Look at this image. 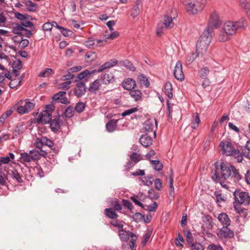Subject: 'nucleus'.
<instances>
[{"label":"nucleus","mask_w":250,"mask_h":250,"mask_svg":"<svg viewBox=\"0 0 250 250\" xmlns=\"http://www.w3.org/2000/svg\"><path fill=\"white\" fill-rule=\"evenodd\" d=\"M235 143L230 139H227L220 142V147L221 148L223 154L227 156H234L238 162L241 163L243 160L242 154L238 148L235 147Z\"/></svg>","instance_id":"nucleus-1"},{"label":"nucleus","mask_w":250,"mask_h":250,"mask_svg":"<svg viewBox=\"0 0 250 250\" xmlns=\"http://www.w3.org/2000/svg\"><path fill=\"white\" fill-rule=\"evenodd\" d=\"M206 4V0H185L184 1L187 12L190 15H196L201 12Z\"/></svg>","instance_id":"nucleus-2"},{"label":"nucleus","mask_w":250,"mask_h":250,"mask_svg":"<svg viewBox=\"0 0 250 250\" xmlns=\"http://www.w3.org/2000/svg\"><path fill=\"white\" fill-rule=\"evenodd\" d=\"M234 201L233 206L236 205L248 206L250 203V196L248 192L242 191L240 189H236L233 192Z\"/></svg>","instance_id":"nucleus-3"},{"label":"nucleus","mask_w":250,"mask_h":250,"mask_svg":"<svg viewBox=\"0 0 250 250\" xmlns=\"http://www.w3.org/2000/svg\"><path fill=\"white\" fill-rule=\"evenodd\" d=\"M207 26L214 30L219 27V12L214 10L210 12L208 20Z\"/></svg>","instance_id":"nucleus-4"},{"label":"nucleus","mask_w":250,"mask_h":250,"mask_svg":"<svg viewBox=\"0 0 250 250\" xmlns=\"http://www.w3.org/2000/svg\"><path fill=\"white\" fill-rule=\"evenodd\" d=\"M234 167L230 163L222 162L220 164V169L221 174V178L224 180L228 179L231 175L232 171V167Z\"/></svg>","instance_id":"nucleus-5"},{"label":"nucleus","mask_w":250,"mask_h":250,"mask_svg":"<svg viewBox=\"0 0 250 250\" xmlns=\"http://www.w3.org/2000/svg\"><path fill=\"white\" fill-rule=\"evenodd\" d=\"M154 122L155 124V127L157 128V123L156 120L154 119V120H153V119H148L144 124L143 130H144V132H146V133L148 134V133L152 132L154 138H155L156 135V131L153 130Z\"/></svg>","instance_id":"nucleus-6"},{"label":"nucleus","mask_w":250,"mask_h":250,"mask_svg":"<svg viewBox=\"0 0 250 250\" xmlns=\"http://www.w3.org/2000/svg\"><path fill=\"white\" fill-rule=\"evenodd\" d=\"M174 77L180 81H183L185 79V75L183 71L182 64L180 61H178L174 67L173 72Z\"/></svg>","instance_id":"nucleus-7"},{"label":"nucleus","mask_w":250,"mask_h":250,"mask_svg":"<svg viewBox=\"0 0 250 250\" xmlns=\"http://www.w3.org/2000/svg\"><path fill=\"white\" fill-rule=\"evenodd\" d=\"M29 99H27L25 101V104L24 106H18L17 108V112L21 114L28 113L34 107L35 104L29 102Z\"/></svg>","instance_id":"nucleus-8"},{"label":"nucleus","mask_w":250,"mask_h":250,"mask_svg":"<svg viewBox=\"0 0 250 250\" xmlns=\"http://www.w3.org/2000/svg\"><path fill=\"white\" fill-rule=\"evenodd\" d=\"M52 115L50 113L43 111L40 113L38 117L37 118V123L39 124H47L50 122L52 119Z\"/></svg>","instance_id":"nucleus-9"},{"label":"nucleus","mask_w":250,"mask_h":250,"mask_svg":"<svg viewBox=\"0 0 250 250\" xmlns=\"http://www.w3.org/2000/svg\"><path fill=\"white\" fill-rule=\"evenodd\" d=\"M223 29L226 34L229 35H234L237 32L234 21H230L225 23Z\"/></svg>","instance_id":"nucleus-10"},{"label":"nucleus","mask_w":250,"mask_h":250,"mask_svg":"<svg viewBox=\"0 0 250 250\" xmlns=\"http://www.w3.org/2000/svg\"><path fill=\"white\" fill-rule=\"evenodd\" d=\"M49 124L50 127L53 132L57 133L59 132L61 125L60 115H58L56 118H54L53 119H52Z\"/></svg>","instance_id":"nucleus-11"},{"label":"nucleus","mask_w":250,"mask_h":250,"mask_svg":"<svg viewBox=\"0 0 250 250\" xmlns=\"http://www.w3.org/2000/svg\"><path fill=\"white\" fill-rule=\"evenodd\" d=\"M76 85L74 93L78 97H81L85 94L86 91L85 83L83 82H78Z\"/></svg>","instance_id":"nucleus-12"},{"label":"nucleus","mask_w":250,"mask_h":250,"mask_svg":"<svg viewBox=\"0 0 250 250\" xmlns=\"http://www.w3.org/2000/svg\"><path fill=\"white\" fill-rule=\"evenodd\" d=\"M234 236L233 231L229 229L228 227H223L220 229V239L232 238Z\"/></svg>","instance_id":"nucleus-13"},{"label":"nucleus","mask_w":250,"mask_h":250,"mask_svg":"<svg viewBox=\"0 0 250 250\" xmlns=\"http://www.w3.org/2000/svg\"><path fill=\"white\" fill-rule=\"evenodd\" d=\"M100 78L102 83L105 84L113 83L115 81L114 75L111 72L108 71L104 75L102 74Z\"/></svg>","instance_id":"nucleus-14"},{"label":"nucleus","mask_w":250,"mask_h":250,"mask_svg":"<svg viewBox=\"0 0 250 250\" xmlns=\"http://www.w3.org/2000/svg\"><path fill=\"white\" fill-rule=\"evenodd\" d=\"M123 87L127 90L130 91L135 88L136 86L135 81L132 78H127L122 82Z\"/></svg>","instance_id":"nucleus-15"},{"label":"nucleus","mask_w":250,"mask_h":250,"mask_svg":"<svg viewBox=\"0 0 250 250\" xmlns=\"http://www.w3.org/2000/svg\"><path fill=\"white\" fill-rule=\"evenodd\" d=\"M140 144L145 147H147L152 144V138L148 133L141 136L139 139Z\"/></svg>","instance_id":"nucleus-16"},{"label":"nucleus","mask_w":250,"mask_h":250,"mask_svg":"<svg viewBox=\"0 0 250 250\" xmlns=\"http://www.w3.org/2000/svg\"><path fill=\"white\" fill-rule=\"evenodd\" d=\"M119 235L120 239L125 242L128 241L129 237H136L135 234L133 232H130L129 231H126L124 230L123 228L119 230Z\"/></svg>","instance_id":"nucleus-17"},{"label":"nucleus","mask_w":250,"mask_h":250,"mask_svg":"<svg viewBox=\"0 0 250 250\" xmlns=\"http://www.w3.org/2000/svg\"><path fill=\"white\" fill-rule=\"evenodd\" d=\"M201 41H202L198 40L196 43V53L198 54L206 52L209 45L208 41H206V43Z\"/></svg>","instance_id":"nucleus-18"},{"label":"nucleus","mask_w":250,"mask_h":250,"mask_svg":"<svg viewBox=\"0 0 250 250\" xmlns=\"http://www.w3.org/2000/svg\"><path fill=\"white\" fill-rule=\"evenodd\" d=\"M118 63V61L116 59H112L110 61L105 62L100 67L96 70V72L98 73L101 72L103 70L107 68L111 67L115 65Z\"/></svg>","instance_id":"nucleus-19"},{"label":"nucleus","mask_w":250,"mask_h":250,"mask_svg":"<svg viewBox=\"0 0 250 250\" xmlns=\"http://www.w3.org/2000/svg\"><path fill=\"white\" fill-rule=\"evenodd\" d=\"M129 94L135 102L142 100L143 94L142 91L139 89L134 88L129 91Z\"/></svg>","instance_id":"nucleus-20"},{"label":"nucleus","mask_w":250,"mask_h":250,"mask_svg":"<svg viewBox=\"0 0 250 250\" xmlns=\"http://www.w3.org/2000/svg\"><path fill=\"white\" fill-rule=\"evenodd\" d=\"M96 72V70H93L92 71H89L87 69H85L83 71L80 73L77 76V79L75 80L76 81L78 80H81L82 79H87V76L88 75L91 76L92 74H94Z\"/></svg>","instance_id":"nucleus-21"},{"label":"nucleus","mask_w":250,"mask_h":250,"mask_svg":"<svg viewBox=\"0 0 250 250\" xmlns=\"http://www.w3.org/2000/svg\"><path fill=\"white\" fill-rule=\"evenodd\" d=\"M234 24L237 31L241 29H245L247 26V20L244 17H242L238 21L234 22Z\"/></svg>","instance_id":"nucleus-22"},{"label":"nucleus","mask_w":250,"mask_h":250,"mask_svg":"<svg viewBox=\"0 0 250 250\" xmlns=\"http://www.w3.org/2000/svg\"><path fill=\"white\" fill-rule=\"evenodd\" d=\"M137 81L141 86H144L146 88L149 86V81L144 74H141L139 75L137 77Z\"/></svg>","instance_id":"nucleus-23"},{"label":"nucleus","mask_w":250,"mask_h":250,"mask_svg":"<svg viewBox=\"0 0 250 250\" xmlns=\"http://www.w3.org/2000/svg\"><path fill=\"white\" fill-rule=\"evenodd\" d=\"M163 23L165 27L167 29H171L174 26V23L173 21L172 18L167 15H165L164 16Z\"/></svg>","instance_id":"nucleus-24"},{"label":"nucleus","mask_w":250,"mask_h":250,"mask_svg":"<svg viewBox=\"0 0 250 250\" xmlns=\"http://www.w3.org/2000/svg\"><path fill=\"white\" fill-rule=\"evenodd\" d=\"M141 5V0H136L135 4L131 10V16L133 18L136 17L140 13V6Z\"/></svg>","instance_id":"nucleus-25"},{"label":"nucleus","mask_w":250,"mask_h":250,"mask_svg":"<svg viewBox=\"0 0 250 250\" xmlns=\"http://www.w3.org/2000/svg\"><path fill=\"white\" fill-rule=\"evenodd\" d=\"M220 222L223 227H229L230 224V220L226 213H220Z\"/></svg>","instance_id":"nucleus-26"},{"label":"nucleus","mask_w":250,"mask_h":250,"mask_svg":"<svg viewBox=\"0 0 250 250\" xmlns=\"http://www.w3.org/2000/svg\"><path fill=\"white\" fill-rule=\"evenodd\" d=\"M164 93L169 99L173 98L172 85L170 82H167L166 83L164 87Z\"/></svg>","instance_id":"nucleus-27"},{"label":"nucleus","mask_w":250,"mask_h":250,"mask_svg":"<svg viewBox=\"0 0 250 250\" xmlns=\"http://www.w3.org/2000/svg\"><path fill=\"white\" fill-rule=\"evenodd\" d=\"M234 208L236 212L238 213L241 217L243 218L244 219L247 218L248 215L247 209L242 208L240 206L236 204L234 206Z\"/></svg>","instance_id":"nucleus-28"},{"label":"nucleus","mask_w":250,"mask_h":250,"mask_svg":"<svg viewBox=\"0 0 250 250\" xmlns=\"http://www.w3.org/2000/svg\"><path fill=\"white\" fill-rule=\"evenodd\" d=\"M9 174L11 175L12 178L16 180L18 183L21 184L23 182L22 176L20 174L17 170H11V172L9 173Z\"/></svg>","instance_id":"nucleus-29"},{"label":"nucleus","mask_w":250,"mask_h":250,"mask_svg":"<svg viewBox=\"0 0 250 250\" xmlns=\"http://www.w3.org/2000/svg\"><path fill=\"white\" fill-rule=\"evenodd\" d=\"M100 86L101 83L100 81L99 80H96L90 85L88 90L90 93L95 94L98 90H99Z\"/></svg>","instance_id":"nucleus-30"},{"label":"nucleus","mask_w":250,"mask_h":250,"mask_svg":"<svg viewBox=\"0 0 250 250\" xmlns=\"http://www.w3.org/2000/svg\"><path fill=\"white\" fill-rule=\"evenodd\" d=\"M231 171H232L231 173H232V178H233L234 182L235 183H238L240 180L242 178V175L239 172V170L236 169L235 167H233Z\"/></svg>","instance_id":"nucleus-31"},{"label":"nucleus","mask_w":250,"mask_h":250,"mask_svg":"<svg viewBox=\"0 0 250 250\" xmlns=\"http://www.w3.org/2000/svg\"><path fill=\"white\" fill-rule=\"evenodd\" d=\"M118 121L115 119H112L109 121L106 125V128L109 132L114 131L117 126Z\"/></svg>","instance_id":"nucleus-32"},{"label":"nucleus","mask_w":250,"mask_h":250,"mask_svg":"<svg viewBox=\"0 0 250 250\" xmlns=\"http://www.w3.org/2000/svg\"><path fill=\"white\" fill-rule=\"evenodd\" d=\"M184 235L186 237V241L188 244L189 246L194 243V239L192 234L189 230L184 229Z\"/></svg>","instance_id":"nucleus-33"},{"label":"nucleus","mask_w":250,"mask_h":250,"mask_svg":"<svg viewBox=\"0 0 250 250\" xmlns=\"http://www.w3.org/2000/svg\"><path fill=\"white\" fill-rule=\"evenodd\" d=\"M149 162L155 170L160 171L163 169V165L159 160H150Z\"/></svg>","instance_id":"nucleus-34"},{"label":"nucleus","mask_w":250,"mask_h":250,"mask_svg":"<svg viewBox=\"0 0 250 250\" xmlns=\"http://www.w3.org/2000/svg\"><path fill=\"white\" fill-rule=\"evenodd\" d=\"M104 213L107 217L111 219H116L118 217V215L116 213L115 210H113L111 208H105Z\"/></svg>","instance_id":"nucleus-35"},{"label":"nucleus","mask_w":250,"mask_h":250,"mask_svg":"<svg viewBox=\"0 0 250 250\" xmlns=\"http://www.w3.org/2000/svg\"><path fill=\"white\" fill-rule=\"evenodd\" d=\"M25 4L27 10L30 12H34L37 8V4L33 2L30 0L26 1Z\"/></svg>","instance_id":"nucleus-36"},{"label":"nucleus","mask_w":250,"mask_h":250,"mask_svg":"<svg viewBox=\"0 0 250 250\" xmlns=\"http://www.w3.org/2000/svg\"><path fill=\"white\" fill-rule=\"evenodd\" d=\"M143 196L142 193H141L140 195L138 194L136 197L134 196H131L130 199L135 203V205L144 208V205L140 202L139 200H141V197Z\"/></svg>","instance_id":"nucleus-37"},{"label":"nucleus","mask_w":250,"mask_h":250,"mask_svg":"<svg viewBox=\"0 0 250 250\" xmlns=\"http://www.w3.org/2000/svg\"><path fill=\"white\" fill-rule=\"evenodd\" d=\"M193 118V119L192 120L191 122V127L193 129H195L198 127L200 122L199 114L197 113H194Z\"/></svg>","instance_id":"nucleus-38"},{"label":"nucleus","mask_w":250,"mask_h":250,"mask_svg":"<svg viewBox=\"0 0 250 250\" xmlns=\"http://www.w3.org/2000/svg\"><path fill=\"white\" fill-rule=\"evenodd\" d=\"M130 160L134 162V164H136L142 159V157L141 154L136 152H133L129 155Z\"/></svg>","instance_id":"nucleus-39"},{"label":"nucleus","mask_w":250,"mask_h":250,"mask_svg":"<svg viewBox=\"0 0 250 250\" xmlns=\"http://www.w3.org/2000/svg\"><path fill=\"white\" fill-rule=\"evenodd\" d=\"M214 166L216 169L211 171V178L213 181L218 182H219V173L217 171L218 167L217 161L214 163Z\"/></svg>","instance_id":"nucleus-40"},{"label":"nucleus","mask_w":250,"mask_h":250,"mask_svg":"<svg viewBox=\"0 0 250 250\" xmlns=\"http://www.w3.org/2000/svg\"><path fill=\"white\" fill-rule=\"evenodd\" d=\"M199 54L194 53H192L191 54L188 55L186 57V62L187 64H191L194 60L197 58Z\"/></svg>","instance_id":"nucleus-41"},{"label":"nucleus","mask_w":250,"mask_h":250,"mask_svg":"<svg viewBox=\"0 0 250 250\" xmlns=\"http://www.w3.org/2000/svg\"><path fill=\"white\" fill-rule=\"evenodd\" d=\"M57 29H59L61 33L65 37H69L72 34V32L69 29H67L60 25H57Z\"/></svg>","instance_id":"nucleus-42"},{"label":"nucleus","mask_w":250,"mask_h":250,"mask_svg":"<svg viewBox=\"0 0 250 250\" xmlns=\"http://www.w3.org/2000/svg\"><path fill=\"white\" fill-rule=\"evenodd\" d=\"M122 64L131 71H134L136 70V68L132 63L128 60L123 61Z\"/></svg>","instance_id":"nucleus-43"},{"label":"nucleus","mask_w":250,"mask_h":250,"mask_svg":"<svg viewBox=\"0 0 250 250\" xmlns=\"http://www.w3.org/2000/svg\"><path fill=\"white\" fill-rule=\"evenodd\" d=\"M152 233V231L150 230H147L146 233L144 235L143 237V240L142 241V245L143 247L145 246L148 241L150 236Z\"/></svg>","instance_id":"nucleus-44"},{"label":"nucleus","mask_w":250,"mask_h":250,"mask_svg":"<svg viewBox=\"0 0 250 250\" xmlns=\"http://www.w3.org/2000/svg\"><path fill=\"white\" fill-rule=\"evenodd\" d=\"M96 58V53L92 51L87 52L85 55V59L87 60V61L92 62Z\"/></svg>","instance_id":"nucleus-45"},{"label":"nucleus","mask_w":250,"mask_h":250,"mask_svg":"<svg viewBox=\"0 0 250 250\" xmlns=\"http://www.w3.org/2000/svg\"><path fill=\"white\" fill-rule=\"evenodd\" d=\"M24 28L21 24H17L15 26L12 28V32L15 34L22 35L21 31H23Z\"/></svg>","instance_id":"nucleus-46"},{"label":"nucleus","mask_w":250,"mask_h":250,"mask_svg":"<svg viewBox=\"0 0 250 250\" xmlns=\"http://www.w3.org/2000/svg\"><path fill=\"white\" fill-rule=\"evenodd\" d=\"M20 155V158L23 160V161H24L25 162L29 163L33 161L32 158L31 157V155L30 153H28L26 152H21V153Z\"/></svg>","instance_id":"nucleus-47"},{"label":"nucleus","mask_w":250,"mask_h":250,"mask_svg":"<svg viewBox=\"0 0 250 250\" xmlns=\"http://www.w3.org/2000/svg\"><path fill=\"white\" fill-rule=\"evenodd\" d=\"M52 73H53V70L52 69L46 68L44 71L40 73L39 76L41 77H48Z\"/></svg>","instance_id":"nucleus-48"},{"label":"nucleus","mask_w":250,"mask_h":250,"mask_svg":"<svg viewBox=\"0 0 250 250\" xmlns=\"http://www.w3.org/2000/svg\"><path fill=\"white\" fill-rule=\"evenodd\" d=\"M32 160H39L41 158V153L38 150H32L29 151Z\"/></svg>","instance_id":"nucleus-49"},{"label":"nucleus","mask_w":250,"mask_h":250,"mask_svg":"<svg viewBox=\"0 0 250 250\" xmlns=\"http://www.w3.org/2000/svg\"><path fill=\"white\" fill-rule=\"evenodd\" d=\"M85 107V104L84 103L82 102H79L76 104L75 109L77 112L80 113L83 111Z\"/></svg>","instance_id":"nucleus-50"},{"label":"nucleus","mask_w":250,"mask_h":250,"mask_svg":"<svg viewBox=\"0 0 250 250\" xmlns=\"http://www.w3.org/2000/svg\"><path fill=\"white\" fill-rule=\"evenodd\" d=\"M84 45L88 48H94L96 46L95 40L91 38H88L84 42Z\"/></svg>","instance_id":"nucleus-51"},{"label":"nucleus","mask_w":250,"mask_h":250,"mask_svg":"<svg viewBox=\"0 0 250 250\" xmlns=\"http://www.w3.org/2000/svg\"><path fill=\"white\" fill-rule=\"evenodd\" d=\"M148 193V197L151 199H158L159 198V193L155 192L153 189L149 190Z\"/></svg>","instance_id":"nucleus-52"},{"label":"nucleus","mask_w":250,"mask_h":250,"mask_svg":"<svg viewBox=\"0 0 250 250\" xmlns=\"http://www.w3.org/2000/svg\"><path fill=\"white\" fill-rule=\"evenodd\" d=\"M74 111L73 108L71 106L67 107L64 112V116L67 118L72 117L74 115Z\"/></svg>","instance_id":"nucleus-53"},{"label":"nucleus","mask_w":250,"mask_h":250,"mask_svg":"<svg viewBox=\"0 0 250 250\" xmlns=\"http://www.w3.org/2000/svg\"><path fill=\"white\" fill-rule=\"evenodd\" d=\"M133 221L136 222H140L144 218V215L140 212H136L132 217Z\"/></svg>","instance_id":"nucleus-54"},{"label":"nucleus","mask_w":250,"mask_h":250,"mask_svg":"<svg viewBox=\"0 0 250 250\" xmlns=\"http://www.w3.org/2000/svg\"><path fill=\"white\" fill-rule=\"evenodd\" d=\"M189 247L191 250H204V246L199 243H193Z\"/></svg>","instance_id":"nucleus-55"},{"label":"nucleus","mask_w":250,"mask_h":250,"mask_svg":"<svg viewBox=\"0 0 250 250\" xmlns=\"http://www.w3.org/2000/svg\"><path fill=\"white\" fill-rule=\"evenodd\" d=\"M66 94V92L65 91H60L54 95L52 98V100L54 101L60 100L62 98H63L65 96Z\"/></svg>","instance_id":"nucleus-56"},{"label":"nucleus","mask_w":250,"mask_h":250,"mask_svg":"<svg viewBox=\"0 0 250 250\" xmlns=\"http://www.w3.org/2000/svg\"><path fill=\"white\" fill-rule=\"evenodd\" d=\"M20 85H21V81L17 79H14L11 80V82H10V83L9 84V87L12 89H13Z\"/></svg>","instance_id":"nucleus-57"},{"label":"nucleus","mask_w":250,"mask_h":250,"mask_svg":"<svg viewBox=\"0 0 250 250\" xmlns=\"http://www.w3.org/2000/svg\"><path fill=\"white\" fill-rule=\"evenodd\" d=\"M43 146H46L49 148H51L54 146L53 142L49 139L46 137H42Z\"/></svg>","instance_id":"nucleus-58"},{"label":"nucleus","mask_w":250,"mask_h":250,"mask_svg":"<svg viewBox=\"0 0 250 250\" xmlns=\"http://www.w3.org/2000/svg\"><path fill=\"white\" fill-rule=\"evenodd\" d=\"M122 202L124 206L132 212V210L134 208L132 204L129 200L125 199H123Z\"/></svg>","instance_id":"nucleus-59"},{"label":"nucleus","mask_w":250,"mask_h":250,"mask_svg":"<svg viewBox=\"0 0 250 250\" xmlns=\"http://www.w3.org/2000/svg\"><path fill=\"white\" fill-rule=\"evenodd\" d=\"M138 110L137 107H133L124 111L121 114L123 117L129 115Z\"/></svg>","instance_id":"nucleus-60"},{"label":"nucleus","mask_w":250,"mask_h":250,"mask_svg":"<svg viewBox=\"0 0 250 250\" xmlns=\"http://www.w3.org/2000/svg\"><path fill=\"white\" fill-rule=\"evenodd\" d=\"M214 30L211 29L209 27L207 26L206 29H205L204 31L203 32L202 34L201 35L202 36V38H204V37H210V39L211 38V33L213 32Z\"/></svg>","instance_id":"nucleus-61"},{"label":"nucleus","mask_w":250,"mask_h":250,"mask_svg":"<svg viewBox=\"0 0 250 250\" xmlns=\"http://www.w3.org/2000/svg\"><path fill=\"white\" fill-rule=\"evenodd\" d=\"M111 204L114 210L115 211H120L122 208L121 204L119 202V201L117 200L113 201Z\"/></svg>","instance_id":"nucleus-62"},{"label":"nucleus","mask_w":250,"mask_h":250,"mask_svg":"<svg viewBox=\"0 0 250 250\" xmlns=\"http://www.w3.org/2000/svg\"><path fill=\"white\" fill-rule=\"evenodd\" d=\"M153 179L152 177L147 176L144 177V179L142 180V182L145 185L150 186L152 184Z\"/></svg>","instance_id":"nucleus-63"},{"label":"nucleus","mask_w":250,"mask_h":250,"mask_svg":"<svg viewBox=\"0 0 250 250\" xmlns=\"http://www.w3.org/2000/svg\"><path fill=\"white\" fill-rule=\"evenodd\" d=\"M208 73L209 70L207 67L202 68L199 71L200 76L202 78H206Z\"/></svg>","instance_id":"nucleus-64"}]
</instances>
